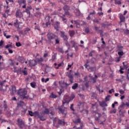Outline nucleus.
I'll list each match as a JSON object with an SVG mask.
<instances>
[{"instance_id": "56", "label": "nucleus", "mask_w": 129, "mask_h": 129, "mask_svg": "<svg viewBox=\"0 0 129 129\" xmlns=\"http://www.w3.org/2000/svg\"><path fill=\"white\" fill-rule=\"evenodd\" d=\"M94 52H95V51L94 50H92L91 51L90 53H89V56H90V57H92L93 56V53H94Z\"/></svg>"}, {"instance_id": "22", "label": "nucleus", "mask_w": 129, "mask_h": 129, "mask_svg": "<svg viewBox=\"0 0 129 129\" xmlns=\"http://www.w3.org/2000/svg\"><path fill=\"white\" fill-rule=\"evenodd\" d=\"M64 13L66 16H68V17H69V18H71V17H72V15L70 14V12H69V11H66L64 12Z\"/></svg>"}, {"instance_id": "53", "label": "nucleus", "mask_w": 129, "mask_h": 129, "mask_svg": "<svg viewBox=\"0 0 129 129\" xmlns=\"http://www.w3.org/2000/svg\"><path fill=\"white\" fill-rule=\"evenodd\" d=\"M124 33L125 35H129V30L128 29H126L124 31Z\"/></svg>"}, {"instance_id": "21", "label": "nucleus", "mask_w": 129, "mask_h": 129, "mask_svg": "<svg viewBox=\"0 0 129 129\" xmlns=\"http://www.w3.org/2000/svg\"><path fill=\"white\" fill-rule=\"evenodd\" d=\"M49 109L45 108L44 111L42 112V114H43V115L44 114H49Z\"/></svg>"}, {"instance_id": "50", "label": "nucleus", "mask_w": 129, "mask_h": 129, "mask_svg": "<svg viewBox=\"0 0 129 129\" xmlns=\"http://www.w3.org/2000/svg\"><path fill=\"white\" fill-rule=\"evenodd\" d=\"M123 54H124L123 51H118V55L119 56H123Z\"/></svg>"}, {"instance_id": "36", "label": "nucleus", "mask_w": 129, "mask_h": 129, "mask_svg": "<svg viewBox=\"0 0 129 129\" xmlns=\"http://www.w3.org/2000/svg\"><path fill=\"white\" fill-rule=\"evenodd\" d=\"M29 31H31V29L29 28H26L24 29V32L25 34H27L28 32H29Z\"/></svg>"}, {"instance_id": "32", "label": "nucleus", "mask_w": 129, "mask_h": 129, "mask_svg": "<svg viewBox=\"0 0 129 129\" xmlns=\"http://www.w3.org/2000/svg\"><path fill=\"white\" fill-rule=\"evenodd\" d=\"M65 45L67 46V47H68V50H69V49H70V44H69V43H68V40L66 41Z\"/></svg>"}, {"instance_id": "2", "label": "nucleus", "mask_w": 129, "mask_h": 129, "mask_svg": "<svg viewBox=\"0 0 129 129\" xmlns=\"http://www.w3.org/2000/svg\"><path fill=\"white\" fill-rule=\"evenodd\" d=\"M17 125L20 128H24L25 127V122L23 120V119L21 118H19L17 120Z\"/></svg>"}, {"instance_id": "58", "label": "nucleus", "mask_w": 129, "mask_h": 129, "mask_svg": "<svg viewBox=\"0 0 129 129\" xmlns=\"http://www.w3.org/2000/svg\"><path fill=\"white\" fill-rule=\"evenodd\" d=\"M16 46H17V47H21V46H22V44H21L20 42H16Z\"/></svg>"}, {"instance_id": "28", "label": "nucleus", "mask_w": 129, "mask_h": 129, "mask_svg": "<svg viewBox=\"0 0 129 129\" xmlns=\"http://www.w3.org/2000/svg\"><path fill=\"white\" fill-rule=\"evenodd\" d=\"M106 22H104L103 23H101V28H103L104 29L106 28L107 24H106Z\"/></svg>"}, {"instance_id": "17", "label": "nucleus", "mask_w": 129, "mask_h": 129, "mask_svg": "<svg viewBox=\"0 0 129 129\" xmlns=\"http://www.w3.org/2000/svg\"><path fill=\"white\" fill-rule=\"evenodd\" d=\"M38 118H39L40 120H41L42 121H45V120H46V117L44 116V114L41 115H39Z\"/></svg>"}, {"instance_id": "55", "label": "nucleus", "mask_w": 129, "mask_h": 129, "mask_svg": "<svg viewBox=\"0 0 129 129\" xmlns=\"http://www.w3.org/2000/svg\"><path fill=\"white\" fill-rule=\"evenodd\" d=\"M68 77L70 78V79H73V76L71 74V73H69Z\"/></svg>"}, {"instance_id": "24", "label": "nucleus", "mask_w": 129, "mask_h": 129, "mask_svg": "<svg viewBox=\"0 0 129 129\" xmlns=\"http://www.w3.org/2000/svg\"><path fill=\"white\" fill-rule=\"evenodd\" d=\"M36 84V82H33L30 83V86H31L32 88H35Z\"/></svg>"}, {"instance_id": "27", "label": "nucleus", "mask_w": 129, "mask_h": 129, "mask_svg": "<svg viewBox=\"0 0 129 129\" xmlns=\"http://www.w3.org/2000/svg\"><path fill=\"white\" fill-rule=\"evenodd\" d=\"M78 87V84L75 83L73 86L72 87V89L75 90Z\"/></svg>"}, {"instance_id": "29", "label": "nucleus", "mask_w": 129, "mask_h": 129, "mask_svg": "<svg viewBox=\"0 0 129 129\" xmlns=\"http://www.w3.org/2000/svg\"><path fill=\"white\" fill-rule=\"evenodd\" d=\"M75 34V31H74V30H72L70 31V36L71 37H73Z\"/></svg>"}, {"instance_id": "11", "label": "nucleus", "mask_w": 129, "mask_h": 129, "mask_svg": "<svg viewBox=\"0 0 129 129\" xmlns=\"http://www.w3.org/2000/svg\"><path fill=\"white\" fill-rule=\"evenodd\" d=\"M88 71L89 72H95L96 71V67L95 66L90 67L89 68H88Z\"/></svg>"}, {"instance_id": "46", "label": "nucleus", "mask_w": 129, "mask_h": 129, "mask_svg": "<svg viewBox=\"0 0 129 129\" xmlns=\"http://www.w3.org/2000/svg\"><path fill=\"white\" fill-rule=\"evenodd\" d=\"M93 23H97V24H99V20L97 19H95L93 20Z\"/></svg>"}, {"instance_id": "34", "label": "nucleus", "mask_w": 129, "mask_h": 129, "mask_svg": "<svg viewBox=\"0 0 129 129\" xmlns=\"http://www.w3.org/2000/svg\"><path fill=\"white\" fill-rule=\"evenodd\" d=\"M50 97L51 98H56L57 95H55L53 93H52L51 94V95H50Z\"/></svg>"}, {"instance_id": "19", "label": "nucleus", "mask_w": 129, "mask_h": 129, "mask_svg": "<svg viewBox=\"0 0 129 129\" xmlns=\"http://www.w3.org/2000/svg\"><path fill=\"white\" fill-rule=\"evenodd\" d=\"M24 101H20L18 103V106L19 107H22V106H24Z\"/></svg>"}, {"instance_id": "23", "label": "nucleus", "mask_w": 129, "mask_h": 129, "mask_svg": "<svg viewBox=\"0 0 129 129\" xmlns=\"http://www.w3.org/2000/svg\"><path fill=\"white\" fill-rule=\"evenodd\" d=\"M74 123L77 124V123H80L81 122V119L80 118H79L77 119H76L75 121H74Z\"/></svg>"}, {"instance_id": "15", "label": "nucleus", "mask_w": 129, "mask_h": 129, "mask_svg": "<svg viewBox=\"0 0 129 129\" xmlns=\"http://www.w3.org/2000/svg\"><path fill=\"white\" fill-rule=\"evenodd\" d=\"M99 104L102 107H104V106H107V104H106V102L105 101H103L100 102Z\"/></svg>"}, {"instance_id": "48", "label": "nucleus", "mask_w": 129, "mask_h": 129, "mask_svg": "<svg viewBox=\"0 0 129 129\" xmlns=\"http://www.w3.org/2000/svg\"><path fill=\"white\" fill-rule=\"evenodd\" d=\"M61 20H62V22H63V23H65V24H66V23H67V19L62 17Z\"/></svg>"}, {"instance_id": "5", "label": "nucleus", "mask_w": 129, "mask_h": 129, "mask_svg": "<svg viewBox=\"0 0 129 129\" xmlns=\"http://www.w3.org/2000/svg\"><path fill=\"white\" fill-rule=\"evenodd\" d=\"M98 117H95V119L96 120V121H98L100 123V124H104L103 122L105 121V120H104L103 121H100V117H101V114L98 113Z\"/></svg>"}, {"instance_id": "61", "label": "nucleus", "mask_w": 129, "mask_h": 129, "mask_svg": "<svg viewBox=\"0 0 129 129\" xmlns=\"http://www.w3.org/2000/svg\"><path fill=\"white\" fill-rule=\"evenodd\" d=\"M96 42H97V40L96 39V37L95 39H94L92 42V43L94 45V44H95L96 43Z\"/></svg>"}, {"instance_id": "18", "label": "nucleus", "mask_w": 129, "mask_h": 129, "mask_svg": "<svg viewBox=\"0 0 129 129\" xmlns=\"http://www.w3.org/2000/svg\"><path fill=\"white\" fill-rule=\"evenodd\" d=\"M74 12L76 14V16H80L81 14V13L80 12V11L78 9H75Z\"/></svg>"}, {"instance_id": "43", "label": "nucleus", "mask_w": 129, "mask_h": 129, "mask_svg": "<svg viewBox=\"0 0 129 129\" xmlns=\"http://www.w3.org/2000/svg\"><path fill=\"white\" fill-rule=\"evenodd\" d=\"M36 60L37 62H43L44 61V59L43 58L41 57L40 58H36Z\"/></svg>"}, {"instance_id": "7", "label": "nucleus", "mask_w": 129, "mask_h": 129, "mask_svg": "<svg viewBox=\"0 0 129 129\" xmlns=\"http://www.w3.org/2000/svg\"><path fill=\"white\" fill-rule=\"evenodd\" d=\"M16 18H19V19H22L23 18V13L21 12L20 9H17L16 13Z\"/></svg>"}, {"instance_id": "9", "label": "nucleus", "mask_w": 129, "mask_h": 129, "mask_svg": "<svg viewBox=\"0 0 129 129\" xmlns=\"http://www.w3.org/2000/svg\"><path fill=\"white\" fill-rule=\"evenodd\" d=\"M10 90L11 91V95H14L15 93L17 92V88H16V86H12V88L10 89Z\"/></svg>"}, {"instance_id": "54", "label": "nucleus", "mask_w": 129, "mask_h": 129, "mask_svg": "<svg viewBox=\"0 0 129 129\" xmlns=\"http://www.w3.org/2000/svg\"><path fill=\"white\" fill-rule=\"evenodd\" d=\"M85 33H87V34H88L89 33V28L88 27H87L85 29Z\"/></svg>"}, {"instance_id": "38", "label": "nucleus", "mask_w": 129, "mask_h": 129, "mask_svg": "<svg viewBox=\"0 0 129 129\" xmlns=\"http://www.w3.org/2000/svg\"><path fill=\"white\" fill-rule=\"evenodd\" d=\"M109 97H110V95H108L107 97H106V98L105 99V101L106 102H107V101H109V100H110Z\"/></svg>"}, {"instance_id": "44", "label": "nucleus", "mask_w": 129, "mask_h": 129, "mask_svg": "<svg viewBox=\"0 0 129 129\" xmlns=\"http://www.w3.org/2000/svg\"><path fill=\"white\" fill-rule=\"evenodd\" d=\"M56 59H57V58L55 54H54L52 56V58H51L52 61H54L56 60Z\"/></svg>"}, {"instance_id": "62", "label": "nucleus", "mask_w": 129, "mask_h": 129, "mask_svg": "<svg viewBox=\"0 0 129 129\" xmlns=\"http://www.w3.org/2000/svg\"><path fill=\"white\" fill-rule=\"evenodd\" d=\"M4 110H6V109L8 108V105H7V103H5L4 104Z\"/></svg>"}, {"instance_id": "63", "label": "nucleus", "mask_w": 129, "mask_h": 129, "mask_svg": "<svg viewBox=\"0 0 129 129\" xmlns=\"http://www.w3.org/2000/svg\"><path fill=\"white\" fill-rule=\"evenodd\" d=\"M112 92H114V89H112L109 91V93H110V94H111Z\"/></svg>"}, {"instance_id": "47", "label": "nucleus", "mask_w": 129, "mask_h": 129, "mask_svg": "<svg viewBox=\"0 0 129 129\" xmlns=\"http://www.w3.org/2000/svg\"><path fill=\"white\" fill-rule=\"evenodd\" d=\"M22 73H23L24 75H28V72L26 70H23Z\"/></svg>"}, {"instance_id": "60", "label": "nucleus", "mask_w": 129, "mask_h": 129, "mask_svg": "<svg viewBox=\"0 0 129 129\" xmlns=\"http://www.w3.org/2000/svg\"><path fill=\"white\" fill-rule=\"evenodd\" d=\"M42 13H41V12H36V13H35V15H36V16H41V14Z\"/></svg>"}, {"instance_id": "25", "label": "nucleus", "mask_w": 129, "mask_h": 129, "mask_svg": "<svg viewBox=\"0 0 129 129\" xmlns=\"http://www.w3.org/2000/svg\"><path fill=\"white\" fill-rule=\"evenodd\" d=\"M9 61H10V64L11 66H14L15 63V60L13 59H10Z\"/></svg>"}, {"instance_id": "26", "label": "nucleus", "mask_w": 129, "mask_h": 129, "mask_svg": "<svg viewBox=\"0 0 129 129\" xmlns=\"http://www.w3.org/2000/svg\"><path fill=\"white\" fill-rule=\"evenodd\" d=\"M45 25V28H50L51 27V23H50L49 21L48 22H46Z\"/></svg>"}, {"instance_id": "41", "label": "nucleus", "mask_w": 129, "mask_h": 129, "mask_svg": "<svg viewBox=\"0 0 129 129\" xmlns=\"http://www.w3.org/2000/svg\"><path fill=\"white\" fill-rule=\"evenodd\" d=\"M73 106H74V104H72L71 105L70 108V109H71V110H72V111H75V109H74V108H73Z\"/></svg>"}, {"instance_id": "4", "label": "nucleus", "mask_w": 129, "mask_h": 129, "mask_svg": "<svg viewBox=\"0 0 129 129\" xmlns=\"http://www.w3.org/2000/svg\"><path fill=\"white\" fill-rule=\"evenodd\" d=\"M70 101H71L70 97H69V96H66L64 97V100L62 101L63 105H64L65 103L68 104Z\"/></svg>"}, {"instance_id": "49", "label": "nucleus", "mask_w": 129, "mask_h": 129, "mask_svg": "<svg viewBox=\"0 0 129 129\" xmlns=\"http://www.w3.org/2000/svg\"><path fill=\"white\" fill-rule=\"evenodd\" d=\"M62 38L63 41H68V38L67 37V35H66Z\"/></svg>"}, {"instance_id": "59", "label": "nucleus", "mask_w": 129, "mask_h": 129, "mask_svg": "<svg viewBox=\"0 0 129 129\" xmlns=\"http://www.w3.org/2000/svg\"><path fill=\"white\" fill-rule=\"evenodd\" d=\"M62 64H63V63H59L57 67H55V69H59V67H61V66H62Z\"/></svg>"}, {"instance_id": "8", "label": "nucleus", "mask_w": 129, "mask_h": 129, "mask_svg": "<svg viewBox=\"0 0 129 129\" xmlns=\"http://www.w3.org/2000/svg\"><path fill=\"white\" fill-rule=\"evenodd\" d=\"M58 110H59L60 113L62 114L64 116H66L67 114V112L65 110V109H63L62 107H59L58 108Z\"/></svg>"}, {"instance_id": "33", "label": "nucleus", "mask_w": 129, "mask_h": 129, "mask_svg": "<svg viewBox=\"0 0 129 129\" xmlns=\"http://www.w3.org/2000/svg\"><path fill=\"white\" fill-rule=\"evenodd\" d=\"M60 37L61 38H63V37H65L66 35H65V32L64 31H60Z\"/></svg>"}, {"instance_id": "51", "label": "nucleus", "mask_w": 129, "mask_h": 129, "mask_svg": "<svg viewBox=\"0 0 129 129\" xmlns=\"http://www.w3.org/2000/svg\"><path fill=\"white\" fill-rule=\"evenodd\" d=\"M110 112V113H116V109H113V110H111Z\"/></svg>"}, {"instance_id": "35", "label": "nucleus", "mask_w": 129, "mask_h": 129, "mask_svg": "<svg viewBox=\"0 0 129 129\" xmlns=\"http://www.w3.org/2000/svg\"><path fill=\"white\" fill-rule=\"evenodd\" d=\"M58 120H59V119L57 118H55L53 119V122L54 125H56V122H57V121L58 122Z\"/></svg>"}, {"instance_id": "12", "label": "nucleus", "mask_w": 129, "mask_h": 129, "mask_svg": "<svg viewBox=\"0 0 129 129\" xmlns=\"http://www.w3.org/2000/svg\"><path fill=\"white\" fill-rule=\"evenodd\" d=\"M18 61H19V62H20V63H25V58H24V57L23 56H18V57L17 58Z\"/></svg>"}, {"instance_id": "30", "label": "nucleus", "mask_w": 129, "mask_h": 129, "mask_svg": "<svg viewBox=\"0 0 129 129\" xmlns=\"http://www.w3.org/2000/svg\"><path fill=\"white\" fill-rule=\"evenodd\" d=\"M114 4L115 5H121V2H120V0H115Z\"/></svg>"}, {"instance_id": "52", "label": "nucleus", "mask_w": 129, "mask_h": 129, "mask_svg": "<svg viewBox=\"0 0 129 129\" xmlns=\"http://www.w3.org/2000/svg\"><path fill=\"white\" fill-rule=\"evenodd\" d=\"M28 112L30 116H34V112H33L32 111H28Z\"/></svg>"}, {"instance_id": "20", "label": "nucleus", "mask_w": 129, "mask_h": 129, "mask_svg": "<svg viewBox=\"0 0 129 129\" xmlns=\"http://www.w3.org/2000/svg\"><path fill=\"white\" fill-rule=\"evenodd\" d=\"M40 116V113L38 111H34L33 114V116H35V117H39Z\"/></svg>"}, {"instance_id": "31", "label": "nucleus", "mask_w": 129, "mask_h": 129, "mask_svg": "<svg viewBox=\"0 0 129 129\" xmlns=\"http://www.w3.org/2000/svg\"><path fill=\"white\" fill-rule=\"evenodd\" d=\"M83 105H84V104H83V102H79V103L78 104L77 106H78L79 109H80V107H81V106H83Z\"/></svg>"}, {"instance_id": "37", "label": "nucleus", "mask_w": 129, "mask_h": 129, "mask_svg": "<svg viewBox=\"0 0 129 129\" xmlns=\"http://www.w3.org/2000/svg\"><path fill=\"white\" fill-rule=\"evenodd\" d=\"M5 48H6V49H10V48H13V45L8 44L6 46Z\"/></svg>"}, {"instance_id": "6", "label": "nucleus", "mask_w": 129, "mask_h": 129, "mask_svg": "<svg viewBox=\"0 0 129 129\" xmlns=\"http://www.w3.org/2000/svg\"><path fill=\"white\" fill-rule=\"evenodd\" d=\"M29 65L31 67H35L37 65V60L35 59L30 60L29 61Z\"/></svg>"}, {"instance_id": "40", "label": "nucleus", "mask_w": 129, "mask_h": 129, "mask_svg": "<svg viewBox=\"0 0 129 129\" xmlns=\"http://www.w3.org/2000/svg\"><path fill=\"white\" fill-rule=\"evenodd\" d=\"M70 97L71 101H72L74 98H75V94H72L71 95Z\"/></svg>"}, {"instance_id": "1", "label": "nucleus", "mask_w": 129, "mask_h": 129, "mask_svg": "<svg viewBox=\"0 0 129 129\" xmlns=\"http://www.w3.org/2000/svg\"><path fill=\"white\" fill-rule=\"evenodd\" d=\"M27 92L26 90H24L22 91H18L17 92L18 95H20L21 96L23 97L24 99H28L29 98V96H26L27 95Z\"/></svg>"}, {"instance_id": "39", "label": "nucleus", "mask_w": 129, "mask_h": 129, "mask_svg": "<svg viewBox=\"0 0 129 129\" xmlns=\"http://www.w3.org/2000/svg\"><path fill=\"white\" fill-rule=\"evenodd\" d=\"M7 82V81L4 80L0 82V86H3L4 84Z\"/></svg>"}, {"instance_id": "13", "label": "nucleus", "mask_w": 129, "mask_h": 129, "mask_svg": "<svg viewBox=\"0 0 129 129\" xmlns=\"http://www.w3.org/2000/svg\"><path fill=\"white\" fill-rule=\"evenodd\" d=\"M58 124H59V125H65V121L64 120V119H58Z\"/></svg>"}, {"instance_id": "64", "label": "nucleus", "mask_w": 129, "mask_h": 129, "mask_svg": "<svg viewBox=\"0 0 129 129\" xmlns=\"http://www.w3.org/2000/svg\"><path fill=\"white\" fill-rule=\"evenodd\" d=\"M119 92L120 93V94H124V91H123L122 90H119Z\"/></svg>"}, {"instance_id": "3", "label": "nucleus", "mask_w": 129, "mask_h": 129, "mask_svg": "<svg viewBox=\"0 0 129 129\" xmlns=\"http://www.w3.org/2000/svg\"><path fill=\"white\" fill-rule=\"evenodd\" d=\"M56 37V35H55L54 33L49 32L47 34V39L49 42H51L52 40H54V39H55Z\"/></svg>"}, {"instance_id": "45", "label": "nucleus", "mask_w": 129, "mask_h": 129, "mask_svg": "<svg viewBox=\"0 0 129 129\" xmlns=\"http://www.w3.org/2000/svg\"><path fill=\"white\" fill-rule=\"evenodd\" d=\"M59 43H60V39L57 37V38L55 39V44H59Z\"/></svg>"}, {"instance_id": "10", "label": "nucleus", "mask_w": 129, "mask_h": 129, "mask_svg": "<svg viewBox=\"0 0 129 129\" xmlns=\"http://www.w3.org/2000/svg\"><path fill=\"white\" fill-rule=\"evenodd\" d=\"M54 28L56 31H59V29H60V22L56 21L54 25Z\"/></svg>"}, {"instance_id": "16", "label": "nucleus", "mask_w": 129, "mask_h": 129, "mask_svg": "<svg viewBox=\"0 0 129 129\" xmlns=\"http://www.w3.org/2000/svg\"><path fill=\"white\" fill-rule=\"evenodd\" d=\"M120 23H124L125 22V17L122 15H120Z\"/></svg>"}, {"instance_id": "42", "label": "nucleus", "mask_w": 129, "mask_h": 129, "mask_svg": "<svg viewBox=\"0 0 129 129\" xmlns=\"http://www.w3.org/2000/svg\"><path fill=\"white\" fill-rule=\"evenodd\" d=\"M125 106V104L124 102H122L121 104L120 105L119 108H123Z\"/></svg>"}, {"instance_id": "14", "label": "nucleus", "mask_w": 129, "mask_h": 129, "mask_svg": "<svg viewBox=\"0 0 129 129\" xmlns=\"http://www.w3.org/2000/svg\"><path fill=\"white\" fill-rule=\"evenodd\" d=\"M62 9L64 12L70 11V7L68 5H64Z\"/></svg>"}, {"instance_id": "57", "label": "nucleus", "mask_w": 129, "mask_h": 129, "mask_svg": "<svg viewBox=\"0 0 129 129\" xmlns=\"http://www.w3.org/2000/svg\"><path fill=\"white\" fill-rule=\"evenodd\" d=\"M25 12L27 14H28V15H31V12L30 11V10L28 9H26Z\"/></svg>"}]
</instances>
